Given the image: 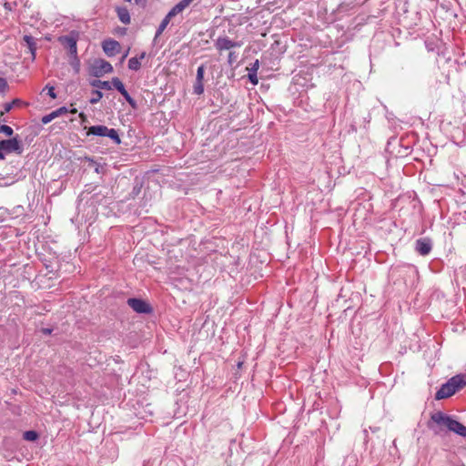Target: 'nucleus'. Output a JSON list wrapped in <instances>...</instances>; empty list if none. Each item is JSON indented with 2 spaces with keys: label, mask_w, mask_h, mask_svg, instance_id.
Segmentation results:
<instances>
[{
  "label": "nucleus",
  "mask_w": 466,
  "mask_h": 466,
  "mask_svg": "<svg viewBox=\"0 0 466 466\" xmlns=\"http://www.w3.org/2000/svg\"><path fill=\"white\" fill-rule=\"evenodd\" d=\"M66 113H67V108L66 106H61V107L57 108L56 110H54L50 114L44 116L41 119V122L45 125L48 124L56 117H58L59 116L66 114Z\"/></svg>",
  "instance_id": "f8f14e48"
},
{
  "label": "nucleus",
  "mask_w": 466,
  "mask_h": 466,
  "mask_svg": "<svg viewBox=\"0 0 466 466\" xmlns=\"http://www.w3.org/2000/svg\"><path fill=\"white\" fill-rule=\"evenodd\" d=\"M121 95L124 96L126 101L129 104V106L133 109H137V101L133 97H131V96L128 94V92L127 90L124 92V94H121Z\"/></svg>",
  "instance_id": "393cba45"
},
{
  "label": "nucleus",
  "mask_w": 466,
  "mask_h": 466,
  "mask_svg": "<svg viewBox=\"0 0 466 466\" xmlns=\"http://www.w3.org/2000/svg\"><path fill=\"white\" fill-rule=\"evenodd\" d=\"M92 69H93V75L96 77H99L105 74H109V73L113 72L112 65L104 59L96 60L93 65Z\"/></svg>",
  "instance_id": "0eeeda50"
},
{
  "label": "nucleus",
  "mask_w": 466,
  "mask_h": 466,
  "mask_svg": "<svg viewBox=\"0 0 466 466\" xmlns=\"http://www.w3.org/2000/svg\"><path fill=\"white\" fill-rule=\"evenodd\" d=\"M106 137L112 139L116 145H119L121 143L119 135H118L117 131L114 128H108V131H107Z\"/></svg>",
  "instance_id": "412c9836"
},
{
  "label": "nucleus",
  "mask_w": 466,
  "mask_h": 466,
  "mask_svg": "<svg viewBox=\"0 0 466 466\" xmlns=\"http://www.w3.org/2000/svg\"><path fill=\"white\" fill-rule=\"evenodd\" d=\"M102 48L105 54L111 57L118 54L121 50L119 42L114 39H106L102 43Z\"/></svg>",
  "instance_id": "6e6552de"
},
{
  "label": "nucleus",
  "mask_w": 466,
  "mask_h": 466,
  "mask_svg": "<svg viewBox=\"0 0 466 466\" xmlns=\"http://www.w3.org/2000/svg\"><path fill=\"white\" fill-rule=\"evenodd\" d=\"M111 83H112V80L111 81H102L99 79H95L90 82V85L92 86L99 88V89L111 90L112 89Z\"/></svg>",
  "instance_id": "6ab92c4d"
},
{
  "label": "nucleus",
  "mask_w": 466,
  "mask_h": 466,
  "mask_svg": "<svg viewBox=\"0 0 466 466\" xmlns=\"http://www.w3.org/2000/svg\"><path fill=\"white\" fill-rule=\"evenodd\" d=\"M71 112H72V113H76V108H74Z\"/></svg>",
  "instance_id": "ea45409f"
},
{
  "label": "nucleus",
  "mask_w": 466,
  "mask_h": 466,
  "mask_svg": "<svg viewBox=\"0 0 466 466\" xmlns=\"http://www.w3.org/2000/svg\"><path fill=\"white\" fill-rule=\"evenodd\" d=\"M80 116L84 117L85 116L84 113H80Z\"/></svg>",
  "instance_id": "a19ab883"
},
{
  "label": "nucleus",
  "mask_w": 466,
  "mask_h": 466,
  "mask_svg": "<svg viewBox=\"0 0 466 466\" xmlns=\"http://www.w3.org/2000/svg\"><path fill=\"white\" fill-rule=\"evenodd\" d=\"M92 95L93 96L90 98L89 102L93 105L98 103L103 97V93L100 90H93Z\"/></svg>",
  "instance_id": "a878e982"
},
{
  "label": "nucleus",
  "mask_w": 466,
  "mask_h": 466,
  "mask_svg": "<svg viewBox=\"0 0 466 466\" xmlns=\"http://www.w3.org/2000/svg\"><path fill=\"white\" fill-rule=\"evenodd\" d=\"M146 0H135L136 4L139 5L141 4L142 2H145Z\"/></svg>",
  "instance_id": "c9c22d12"
},
{
  "label": "nucleus",
  "mask_w": 466,
  "mask_h": 466,
  "mask_svg": "<svg viewBox=\"0 0 466 466\" xmlns=\"http://www.w3.org/2000/svg\"><path fill=\"white\" fill-rule=\"evenodd\" d=\"M194 94L200 96L204 93V84L203 81L196 80L193 86Z\"/></svg>",
  "instance_id": "b1692460"
},
{
  "label": "nucleus",
  "mask_w": 466,
  "mask_h": 466,
  "mask_svg": "<svg viewBox=\"0 0 466 466\" xmlns=\"http://www.w3.org/2000/svg\"><path fill=\"white\" fill-rule=\"evenodd\" d=\"M463 135H464V138L466 140V125L463 127Z\"/></svg>",
  "instance_id": "f704fd0d"
},
{
  "label": "nucleus",
  "mask_w": 466,
  "mask_h": 466,
  "mask_svg": "<svg viewBox=\"0 0 466 466\" xmlns=\"http://www.w3.org/2000/svg\"><path fill=\"white\" fill-rule=\"evenodd\" d=\"M8 87V84H7V81L3 78V77H0V93H3L5 92Z\"/></svg>",
  "instance_id": "7c9ffc66"
},
{
  "label": "nucleus",
  "mask_w": 466,
  "mask_h": 466,
  "mask_svg": "<svg viewBox=\"0 0 466 466\" xmlns=\"http://www.w3.org/2000/svg\"><path fill=\"white\" fill-rule=\"evenodd\" d=\"M53 329L49 328H44L42 329V333L45 335H50L52 333Z\"/></svg>",
  "instance_id": "2f4dec72"
},
{
  "label": "nucleus",
  "mask_w": 466,
  "mask_h": 466,
  "mask_svg": "<svg viewBox=\"0 0 466 466\" xmlns=\"http://www.w3.org/2000/svg\"><path fill=\"white\" fill-rule=\"evenodd\" d=\"M0 133L5 134L6 137H11L14 134V130L7 125H0Z\"/></svg>",
  "instance_id": "bb28decb"
},
{
  "label": "nucleus",
  "mask_w": 466,
  "mask_h": 466,
  "mask_svg": "<svg viewBox=\"0 0 466 466\" xmlns=\"http://www.w3.org/2000/svg\"><path fill=\"white\" fill-rule=\"evenodd\" d=\"M23 152L24 147L17 136L0 141V160H4L8 154L16 153L17 155H22Z\"/></svg>",
  "instance_id": "20e7f679"
},
{
  "label": "nucleus",
  "mask_w": 466,
  "mask_h": 466,
  "mask_svg": "<svg viewBox=\"0 0 466 466\" xmlns=\"http://www.w3.org/2000/svg\"><path fill=\"white\" fill-rule=\"evenodd\" d=\"M112 88L115 87L120 94L127 90L123 82L118 77H113L111 83Z\"/></svg>",
  "instance_id": "aec40b11"
},
{
  "label": "nucleus",
  "mask_w": 466,
  "mask_h": 466,
  "mask_svg": "<svg viewBox=\"0 0 466 466\" xmlns=\"http://www.w3.org/2000/svg\"><path fill=\"white\" fill-rule=\"evenodd\" d=\"M127 56V52L123 56L122 60H124Z\"/></svg>",
  "instance_id": "58836bf2"
},
{
  "label": "nucleus",
  "mask_w": 466,
  "mask_h": 466,
  "mask_svg": "<svg viewBox=\"0 0 466 466\" xmlns=\"http://www.w3.org/2000/svg\"><path fill=\"white\" fill-rule=\"evenodd\" d=\"M20 103H21V101H20L19 99H14V100H13L12 102H10V103H5V104L4 105L5 112V113L9 112V111L14 107V106H15V105H18V104H20Z\"/></svg>",
  "instance_id": "c85d7f7f"
},
{
  "label": "nucleus",
  "mask_w": 466,
  "mask_h": 466,
  "mask_svg": "<svg viewBox=\"0 0 466 466\" xmlns=\"http://www.w3.org/2000/svg\"><path fill=\"white\" fill-rule=\"evenodd\" d=\"M78 33L71 31L68 35L58 37V42L68 50L70 56L76 57Z\"/></svg>",
  "instance_id": "39448f33"
},
{
  "label": "nucleus",
  "mask_w": 466,
  "mask_h": 466,
  "mask_svg": "<svg viewBox=\"0 0 466 466\" xmlns=\"http://www.w3.org/2000/svg\"><path fill=\"white\" fill-rule=\"evenodd\" d=\"M108 131V127L104 125L92 126L88 127L86 132L87 136H97V137H106Z\"/></svg>",
  "instance_id": "ddd939ff"
},
{
  "label": "nucleus",
  "mask_w": 466,
  "mask_h": 466,
  "mask_svg": "<svg viewBox=\"0 0 466 466\" xmlns=\"http://www.w3.org/2000/svg\"><path fill=\"white\" fill-rule=\"evenodd\" d=\"M217 49L229 50L233 47L239 46L240 45L237 42L230 40L228 37H218L215 43Z\"/></svg>",
  "instance_id": "9d476101"
},
{
  "label": "nucleus",
  "mask_w": 466,
  "mask_h": 466,
  "mask_svg": "<svg viewBox=\"0 0 466 466\" xmlns=\"http://www.w3.org/2000/svg\"><path fill=\"white\" fill-rule=\"evenodd\" d=\"M464 386H466V374L455 375L441 386L440 390L435 393V400L447 399Z\"/></svg>",
  "instance_id": "7ed1b4c3"
},
{
  "label": "nucleus",
  "mask_w": 466,
  "mask_h": 466,
  "mask_svg": "<svg viewBox=\"0 0 466 466\" xmlns=\"http://www.w3.org/2000/svg\"><path fill=\"white\" fill-rule=\"evenodd\" d=\"M234 59H235V53L234 52H230L228 54V63L232 64Z\"/></svg>",
  "instance_id": "473e14b6"
},
{
  "label": "nucleus",
  "mask_w": 466,
  "mask_h": 466,
  "mask_svg": "<svg viewBox=\"0 0 466 466\" xmlns=\"http://www.w3.org/2000/svg\"><path fill=\"white\" fill-rule=\"evenodd\" d=\"M14 209H15V212L17 214H20L24 211V208L22 206H17Z\"/></svg>",
  "instance_id": "72a5a7b5"
},
{
  "label": "nucleus",
  "mask_w": 466,
  "mask_h": 466,
  "mask_svg": "<svg viewBox=\"0 0 466 466\" xmlns=\"http://www.w3.org/2000/svg\"><path fill=\"white\" fill-rule=\"evenodd\" d=\"M428 427L438 435L441 434L443 431L442 428L444 427L450 431H453L460 436L466 437V427L460 421L441 411H437L431 415V421L429 422Z\"/></svg>",
  "instance_id": "f03ea898"
},
{
  "label": "nucleus",
  "mask_w": 466,
  "mask_h": 466,
  "mask_svg": "<svg viewBox=\"0 0 466 466\" xmlns=\"http://www.w3.org/2000/svg\"><path fill=\"white\" fill-rule=\"evenodd\" d=\"M146 57V52H142L138 56L131 57L128 60V68L132 71H137L141 67V60Z\"/></svg>",
  "instance_id": "dca6fc26"
},
{
  "label": "nucleus",
  "mask_w": 466,
  "mask_h": 466,
  "mask_svg": "<svg viewBox=\"0 0 466 466\" xmlns=\"http://www.w3.org/2000/svg\"><path fill=\"white\" fill-rule=\"evenodd\" d=\"M44 90H47V94L53 99L56 98V94L55 93V87L49 85H46Z\"/></svg>",
  "instance_id": "c756f323"
},
{
  "label": "nucleus",
  "mask_w": 466,
  "mask_h": 466,
  "mask_svg": "<svg viewBox=\"0 0 466 466\" xmlns=\"http://www.w3.org/2000/svg\"><path fill=\"white\" fill-rule=\"evenodd\" d=\"M428 427L438 435L441 434L443 431L442 428L444 427L450 431H453L460 436L466 437V427L460 421L441 411H437L431 415V421L429 422Z\"/></svg>",
  "instance_id": "f257e3e1"
},
{
  "label": "nucleus",
  "mask_w": 466,
  "mask_h": 466,
  "mask_svg": "<svg viewBox=\"0 0 466 466\" xmlns=\"http://www.w3.org/2000/svg\"><path fill=\"white\" fill-rule=\"evenodd\" d=\"M24 41L26 43V46L31 54L32 60L35 59V52H36V42L35 39L28 35H24Z\"/></svg>",
  "instance_id": "f3484780"
},
{
  "label": "nucleus",
  "mask_w": 466,
  "mask_h": 466,
  "mask_svg": "<svg viewBox=\"0 0 466 466\" xmlns=\"http://www.w3.org/2000/svg\"><path fill=\"white\" fill-rule=\"evenodd\" d=\"M116 12L117 15V17L119 21L124 25H129L130 24V14L127 7L125 6H116Z\"/></svg>",
  "instance_id": "9b49d317"
},
{
  "label": "nucleus",
  "mask_w": 466,
  "mask_h": 466,
  "mask_svg": "<svg viewBox=\"0 0 466 466\" xmlns=\"http://www.w3.org/2000/svg\"><path fill=\"white\" fill-rule=\"evenodd\" d=\"M205 66L201 65L198 67L196 80L204 81Z\"/></svg>",
  "instance_id": "cd10ccee"
},
{
  "label": "nucleus",
  "mask_w": 466,
  "mask_h": 466,
  "mask_svg": "<svg viewBox=\"0 0 466 466\" xmlns=\"http://www.w3.org/2000/svg\"><path fill=\"white\" fill-rule=\"evenodd\" d=\"M259 68V61L258 59H256L251 65H250V68H248V80L251 84L253 85H257L258 82V76H257V72Z\"/></svg>",
  "instance_id": "4468645a"
},
{
  "label": "nucleus",
  "mask_w": 466,
  "mask_h": 466,
  "mask_svg": "<svg viewBox=\"0 0 466 466\" xmlns=\"http://www.w3.org/2000/svg\"><path fill=\"white\" fill-rule=\"evenodd\" d=\"M126 30H127L126 28H122V29L120 30V33H123V34H124V33H126Z\"/></svg>",
  "instance_id": "e433bc0d"
},
{
  "label": "nucleus",
  "mask_w": 466,
  "mask_h": 466,
  "mask_svg": "<svg viewBox=\"0 0 466 466\" xmlns=\"http://www.w3.org/2000/svg\"><path fill=\"white\" fill-rule=\"evenodd\" d=\"M24 439L28 441H35L38 439V433L35 431H26L24 432Z\"/></svg>",
  "instance_id": "5701e85b"
},
{
  "label": "nucleus",
  "mask_w": 466,
  "mask_h": 466,
  "mask_svg": "<svg viewBox=\"0 0 466 466\" xmlns=\"http://www.w3.org/2000/svg\"><path fill=\"white\" fill-rule=\"evenodd\" d=\"M126 30H127L126 28H122V29L120 30V33H123V34H124V33H126Z\"/></svg>",
  "instance_id": "4c0bfd02"
},
{
  "label": "nucleus",
  "mask_w": 466,
  "mask_h": 466,
  "mask_svg": "<svg viewBox=\"0 0 466 466\" xmlns=\"http://www.w3.org/2000/svg\"><path fill=\"white\" fill-rule=\"evenodd\" d=\"M172 17H174V15L170 12H168L167 14V15L163 18V20L161 21V23L159 24V25L157 29L155 38H154L155 40L164 32V30L168 25Z\"/></svg>",
  "instance_id": "a211bd4d"
},
{
  "label": "nucleus",
  "mask_w": 466,
  "mask_h": 466,
  "mask_svg": "<svg viewBox=\"0 0 466 466\" xmlns=\"http://www.w3.org/2000/svg\"><path fill=\"white\" fill-rule=\"evenodd\" d=\"M432 248V242L428 238H421L416 240L415 249L421 256H427Z\"/></svg>",
  "instance_id": "1a4fd4ad"
},
{
  "label": "nucleus",
  "mask_w": 466,
  "mask_h": 466,
  "mask_svg": "<svg viewBox=\"0 0 466 466\" xmlns=\"http://www.w3.org/2000/svg\"><path fill=\"white\" fill-rule=\"evenodd\" d=\"M86 159L89 162V165L94 167V170L97 174L104 173V167L100 165L99 163H96L93 158L91 157H86Z\"/></svg>",
  "instance_id": "4be33fe9"
},
{
  "label": "nucleus",
  "mask_w": 466,
  "mask_h": 466,
  "mask_svg": "<svg viewBox=\"0 0 466 466\" xmlns=\"http://www.w3.org/2000/svg\"><path fill=\"white\" fill-rule=\"evenodd\" d=\"M127 303L137 313L150 314L153 311L150 304L142 299L130 298Z\"/></svg>",
  "instance_id": "423d86ee"
},
{
  "label": "nucleus",
  "mask_w": 466,
  "mask_h": 466,
  "mask_svg": "<svg viewBox=\"0 0 466 466\" xmlns=\"http://www.w3.org/2000/svg\"><path fill=\"white\" fill-rule=\"evenodd\" d=\"M194 0H181L177 5H175L169 12L176 16L177 15L182 13L187 7L190 5V4Z\"/></svg>",
  "instance_id": "2eb2a0df"
}]
</instances>
